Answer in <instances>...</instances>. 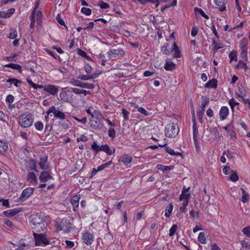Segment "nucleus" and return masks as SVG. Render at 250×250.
Returning a JSON list of instances; mask_svg holds the SVG:
<instances>
[{"instance_id":"obj_32","label":"nucleus","mask_w":250,"mask_h":250,"mask_svg":"<svg viewBox=\"0 0 250 250\" xmlns=\"http://www.w3.org/2000/svg\"><path fill=\"white\" fill-rule=\"evenodd\" d=\"M175 67V64L171 62H167L164 68L166 70L171 71L174 69Z\"/></svg>"},{"instance_id":"obj_24","label":"nucleus","mask_w":250,"mask_h":250,"mask_svg":"<svg viewBox=\"0 0 250 250\" xmlns=\"http://www.w3.org/2000/svg\"><path fill=\"white\" fill-rule=\"evenodd\" d=\"M96 78V74H92L91 75H80L78 76V79L82 81H88Z\"/></svg>"},{"instance_id":"obj_1","label":"nucleus","mask_w":250,"mask_h":250,"mask_svg":"<svg viewBox=\"0 0 250 250\" xmlns=\"http://www.w3.org/2000/svg\"><path fill=\"white\" fill-rule=\"evenodd\" d=\"M30 226L34 232L43 230L47 226L46 217L41 213L32 215L30 221Z\"/></svg>"},{"instance_id":"obj_59","label":"nucleus","mask_w":250,"mask_h":250,"mask_svg":"<svg viewBox=\"0 0 250 250\" xmlns=\"http://www.w3.org/2000/svg\"><path fill=\"white\" fill-rule=\"evenodd\" d=\"M99 5H100L101 8L102 9H107V8H109L110 7L108 3H105V2H104L103 1H101L100 2V3H99Z\"/></svg>"},{"instance_id":"obj_20","label":"nucleus","mask_w":250,"mask_h":250,"mask_svg":"<svg viewBox=\"0 0 250 250\" xmlns=\"http://www.w3.org/2000/svg\"><path fill=\"white\" fill-rule=\"evenodd\" d=\"M20 211V209L19 208H16L13 209H8L3 212V214L8 217H12L16 214L18 213Z\"/></svg>"},{"instance_id":"obj_11","label":"nucleus","mask_w":250,"mask_h":250,"mask_svg":"<svg viewBox=\"0 0 250 250\" xmlns=\"http://www.w3.org/2000/svg\"><path fill=\"white\" fill-rule=\"evenodd\" d=\"M93 235L88 231L84 232L83 234V241L87 245L91 244L93 242Z\"/></svg>"},{"instance_id":"obj_28","label":"nucleus","mask_w":250,"mask_h":250,"mask_svg":"<svg viewBox=\"0 0 250 250\" xmlns=\"http://www.w3.org/2000/svg\"><path fill=\"white\" fill-rule=\"evenodd\" d=\"M248 41L246 38L242 39L240 42V48L241 50H248Z\"/></svg>"},{"instance_id":"obj_50","label":"nucleus","mask_w":250,"mask_h":250,"mask_svg":"<svg viewBox=\"0 0 250 250\" xmlns=\"http://www.w3.org/2000/svg\"><path fill=\"white\" fill-rule=\"evenodd\" d=\"M81 11L86 16H89L91 14V10L88 8L83 7Z\"/></svg>"},{"instance_id":"obj_38","label":"nucleus","mask_w":250,"mask_h":250,"mask_svg":"<svg viewBox=\"0 0 250 250\" xmlns=\"http://www.w3.org/2000/svg\"><path fill=\"white\" fill-rule=\"evenodd\" d=\"M166 151L169 153L171 155H176V156H181L182 153L180 152H175L173 149L172 148L169 147H166Z\"/></svg>"},{"instance_id":"obj_63","label":"nucleus","mask_w":250,"mask_h":250,"mask_svg":"<svg viewBox=\"0 0 250 250\" xmlns=\"http://www.w3.org/2000/svg\"><path fill=\"white\" fill-rule=\"evenodd\" d=\"M238 90L241 95H245L246 94V91L242 84H240L238 86Z\"/></svg>"},{"instance_id":"obj_4","label":"nucleus","mask_w":250,"mask_h":250,"mask_svg":"<svg viewBox=\"0 0 250 250\" xmlns=\"http://www.w3.org/2000/svg\"><path fill=\"white\" fill-rule=\"evenodd\" d=\"M165 132L166 135L169 138L176 137L179 132L177 124L174 123L168 124L165 127Z\"/></svg>"},{"instance_id":"obj_31","label":"nucleus","mask_w":250,"mask_h":250,"mask_svg":"<svg viewBox=\"0 0 250 250\" xmlns=\"http://www.w3.org/2000/svg\"><path fill=\"white\" fill-rule=\"evenodd\" d=\"M4 67L11 68L14 69L18 70L20 72L22 71L21 66L16 63H9L4 65Z\"/></svg>"},{"instance_id":"obj_9","label":"nucleus","mask_w":250,"mask_h":250,"mask_svg":"<svg viewBox=\"0 0 250 250\" xmlns=\"http://www.w3.org/2000/svg\"><path fill=\"white\" fill-rule=\"evenodd\" d=\"M108 54L110 58H111V57L116 58L118 56H119L120 57L124 56L125 55V52L121 48L113 49H111L109 52H108Z\"/></svg>"},{"instance_id":"obj_57","label":"nucleus","mask_w":250,"mask_h":250,"mask_svg":"<svg viewBox=\"0 0 250 250\" xmlns=\"http://www.w3.org/2000/svg\"><path fill=\"white\" fill-rule=\"evenodd\" d=\"M29 164L31 166V169L35 170L36 172L38 171L36 167V162L34 160L31 159L29 161Z\"/></svg>"},{"instance_id":"obj_46","label":"nucleus","mask_w":250,"mask_h":250,"mask_svg":"<svg viewBox=\"0 0 250 250\" xmlns=\"http://www.w3.org/2000/svg\"><path fill=\"white\" fill-rule=\"evenodd\" d=\"M108 135L109 137L114 139L116 136V131L113 128L110 127L108 130Z\"/></svg>"},{"instance_id":"obj_30","label":"nucleus","mask_w":250,"mask_h":250,"mask_svg":"<svg viewBox=\"0 0 250 250\" xmlns=\"http://www.w3.org/2000/svg\"><path fill=\"white\" fill-rule=\"evenodd\" d=\"M212 44L213 46V50H214L215 51L219 49L223 48L224 46L223 43L217 42L214 39H212Z\"/></svg>"},{"instance_id":"obj_48","label":"nucleus","mask_w":250,"mask_h":250,"mask_svg":"<svg viewBox=\"0 0 250 250\" xmlns=\"http://www.w3.org/2000/svg\"><path fill=\"white\" fill-rule=\"evenodd\" d=\"M229 179L233 182H236L238 180V176L235 172L232 171Z\"/></svg>"},{"instance_id":"obj_58","label":"nucleus","mask_w":250,"mask_h":250,"mask_svg":"<svg viewBox=\"0 0 250 250\" xmlns=\"http://www.w3.org/2000/svg\"><path fill=\"white\" fill-rule=\"evenodd\" d=\"M84 69L86 73L89 74L91 72L92 70V67L90 64H86L84 66Z\"/></svg>"},{"instance_id":"obj_29","label":"nucleus","mask_w":250,"mask_h":250,"mask_svg":"<svg viewBox=\"0 0 250 250\" xmlns=\"http://www.w3.org/2000/svg\"><path fill=\"white\" fill-rule=\"evenodd\" d=\"M60 97L61 100L64 102L70 103L71 101V100L68 97V95L65 91H62L60 94Z\"/></svg>"},{"instance_id":"obj_15","label":"nucleus","mask_w":250,"mask_h":250,"mask_svg":"<svg viewBox=\"0 0 250 250\" xmlns=\"http://www.w3.org/2000/svg\"><path fill=\"white\" fill-rule=\"evenodd\" d=\"M50 179H52V176L49 171H47L42 172L39 177V179L42 183H45L47 180Z\"/></svg>"},{"instance_id":"obj_37","label":"nucleus","mask_w":250,"mask_h":250,"mask_svg":"<svg viewBox=\"0 0 250 250\" xmlns=\"http://www.w3.org/2000/svg\"><path fill=\"white\" fill-rule=\"evenodd\" d=\"M237 67L244 69L245 71L249 69V66L247 65V63L242 61H239Z\"/></svg>"},{"instance_id":"obj_42","label":"nucleus","mask_w":250,"mask_h":250,"mask_svg":"<svg viewBox=\"0 0 250 250\" xmlns=\"http://www.w3.org/2000/svg\"><path fill=\"white\" fill-rule=\"evenodd\" d=\"M194 11L196 12H198L200 14V15L203 17L204 18L206 19H208V15H207L204 12V11L201 9V8H199L198 7H195L194 8Z\"/></svg>"},{"instance_id":"obj_52","label":"nucleus","mask_w":250,"mask_h":250,"mask_svg":"<svg viewBox=\"0 0 250 250\" xmlns=\"http://www.w3.org/2000/svg\"><path fill=\"white\" fill-rule=\"evenodd\" d=\"M92 149L96 151V153H98L100 151V146H98L96 142H94L91 146Z\"/></svg>"},{"instance_id":"obj_17","label":"nucleus","mask_w":250,"mask_h":250,"mask_svg":"<svg viewBox=\"0 0 250 250\" xmlns=\"http://www.w3.org/2000/svg\"><path fill=\"white\" fill-rule=\"evenodd\" d=\"M47 157L43 156L40 158L39 162V166L41 169L43 170H46L48 168L47 165Z\"/></svg>"},{"instance_id":"obj_8","label":"nucleus","mask_w":250,"mask_h":250,"mask_svg":"<svg viewBox=\"0 0 250 250\" xmlns=\"http://www.w3.org/2000/svg\"><path fill=\"white\" fill-rule=\"evenodd\" d=\"M34 188L28 187L23 190L19 197V200L24 201L30 197L34 192Z\"/></svg>"},{"instance_id":"obj_45","label":"nucleus","mask_w":250,"mask_h":250,"mask_svg":"<svg viewBox=\"0 0 250 250\" xmlns=\"http://www.w3.org/2000/svg\"><path fill=\"white\" fill-rule=\"evenodd\" d=\"M35 126L37 130L41 131L43 129V124L41 121H38L35 123Z\"/></svg>"},{"instance_id":"obj_64","label":"nucleus","mask_w":250,"mask_h":250,"mask_svg":"<svg viewBox=\"0 0 250 250\" xmlns=\"http://www.w3.org/2000/svg\"><path fill=\"white\" fill-rule=\"evenodd\" d=\"M242 231L247 236H250V226L243 228Z\"/></svg>"},{"instance_id":"obj_47","label":"nucleus","mask_w":250,"mask_h":250,"mask_svg":"<svg viewBox=\"0 0 250 250\" xmlns=\"http://www.w3.org/2000/svg\"><path fill=\"white\" fill-rule=\"evenodd\" d=\"M122 110L124 120L125 121L128 120L130 112L125 108H122Z\"/></svg>"},{"instance_id":"obj_21","label":"nucleus","mask_w":250,"mask_h":250,"mask_svg":"<svg viewBox=\"0 0 250 250\" xmlns=\"http://www.w3.org/2000/svg\"><path fill=\"white\" fill-rule=\"evenodd\" d=\"M171 49L172 50V51H174L173 56L174 58H179L181 57L180 50L179 49L178 46L175 42L173 43Z\"/></svg>"},{"instance_id":"obj_36","label":"nucleus","mask_w":250,"mask_h":250,"mask_svg":"<svg viewBox=\"0 0 250 250\" xmlns=\"http://www.w3.org/2000/svg\"><path fill=\"white\" fill-rule=\"evenodd\" d=\"M173 205L172 203H170L167 208L165 210V216L166 217H169L170 216L171 212L173 209Z\"/></svg>"},{"instance_id":"obj_7","label":"nucleus","mask_w":250,"mask_h":250,"mask_svg":"<svg viewBox=\"0 0 250 250\" xmlns=\"http://www.w3.org/2000/svg\"><path fill=\"white\" fill-rule=\"evenodd\" d=\"M51 113H53L54 114V117L56 118L61 120H63L65 119V116L64 114L62 112L57 110L54 106H50L46 111V113L48 114H50Z\"/></svg>"},{"instance_id":"obj_56","label":"nucleus","mask_w":250,"mask_h":250,"mask_svg":"<svg viewBox=\"0 0 250 250\" xmlns=\"http://www.w3.org/2000/svg\"><path fill=\"white\" fill-rule=\"evenodd\" d=\"M177 226L176 225H173L169 229V235L173 236L176 232Z\"/></svg>"},{"instance_id":"obj_43","label":"nucleus","mask_w":250,"mask_h":250,"mask_svg":"<svg viewBox=\"0 0 250 250\" xmlns=\"http://www.w3.org/2000/svg\"><path fill=\"white\" fill-rule=\"evenodd\" d=\"M239 103L236 102L233 98H231L229 101V104L231 107L232 112L234 111V108L235 105H238Z\"/></svg>"},{"instance_id":"obj_41","label":"nucleus","mask_w":250,"mask_h":250,"mask_svg":"<svg viewBox=\"0 0 250 250\" xmlns=\"http://www.w3.org/2000/svg\"><path fill=\"white\" fill-rule=\"evenodd\" d=\"M112 163V161H110L106 163H104L99 167H97L98 171H101L104 169L105 168L109 166H110Z\"/></svg>"},{"instance_id":"obj_53","label":"nucleus","mask_w":250,"mask_h":250,"mask_svg":"<svg viewBox=\"0 0 250 250\" xmlns=\"http://www.w3.org/2000/svg\"><path fill=\"white\" fill-rule=\"evenodd\" d=\"M188 201H184V202L182 204V206L179 208V211L181 213H183L184 212H185L186 207L188 206Z\"/></svg>"},{"instance_id":"obj_49","label":"nucleus","mask_w":250,"mask_h":250,"mask_svg":"<svg viewBox=\"0 0 250 250\" xmlns=\"http://www.w3.org/2000/svg\"><path fill=\"white\" fill-rule=\"evenodd\" d=\"M30 249L29 245L24 243H22L20 245L19 248L15 250H28Z\"/></svg>"},{"instance_id":"obj_13","label":"nucleus","mask_w":250,"mask_h":250,"mask_svg":"<svg viewBox=\"0 0 250 250\" xmlns=\"http://www.w3.org/2000/svg\"><path fill=\"white\" fill-rule=\"evenodd\" d=\"M118 161L120 163H124L125 166H127L128 164H130L132 162V158L131 156L124 154L120 157Z\"/></svg>"},{"instance_id":"obj_12","label":"nucleus","mask_w":250,"mask_h":250,"mask_svg":"<svg viewBox=\"0 0 250 250\" xmlns=\"http://www.w3.org/2000/svg\"><path fill=\"white\" fill-rule=\"evenodd\" d=\"M43 90L52 95H55L58 93V87L54 85H47L43 87Z\"/></svg>"},{"instance_id":"obj_33","label":"nucleus","mask_w":250,"mask_h":250,"mask_svg":"<svg viewBox=\"0 0 250 250\" xmlns=\"http://www.w3.org/2000/svg\"><path fill=\"white\" fill-rule=\"evenodd\" d=\"M7 149V143L0 140V153L4 152Z\"/></svg>"},{"instance_id":"obj_25","label":"nucleus","mask_w":250,"mask_h":250,"mask_svg":"<svg viewBox=\"0 0 250 250\" xmlns=\"http://www.w3.org/2000/svg\"><path fill=\"white\" fill-rule=\"evenodd\" d=\"M161 51L165 55H169L172 52V50L171 47H169L168 43H166L161 47Z\"/></svg>"},{"instance_id":"obj_2","label":"nucleus","mask_w":250,"mask_h":250,"mask_svg":"<svg viewBox=\"0 0 250 250\" xmlns=\"http://www.w3.org/2000/svg\"><path fill=\"white\" fill-rule=\"evenodd\" d=\"M73 218L67 217H58L55 220V227L57 231L63 230L64 232H69L72 228Z\"/></svg>"},{"instance_id":"obj_60","label":"nucleus","mask_w":250,"mask_h":250,"mask_svg":"<svg viewBox=\"0 0 250 250\" xmlns=\"http://www.w3.org/2000/svg\"><path fill=\"white\" fill-rule=\"evenodd\" d=\"M241 57L247 61L248 60L247 50H241Z\"/></svg>"},{"instance_id":"obj_14","label":"nucleus","mask_w":250,"mask_h":250,"mask_svg":"<svg viewBox=\"0 0 250 250\" xmlns=\"http://www.w3.org/2000/svg\"><path fill=\"white\" fill-rule=\"evenodd\" d=\"M214 2L215 5L218 7L220 11L223 12L226 10L227 0H214Z\"/></svg>"},{"instance_id":"obj_22","label":"nucleus","mask_w":250,"mask_h":250,"mask_svg":"<svg viewBox=\"0 0 250 250\" xmlns=\"http://www.w3.org/2000/svg\"><path fill=\"white\" fill-rule=\"evenodd\" d=\"M27 181L33 184H36L37 183V177L35 174L33 172H29L27 176Z\"/></svg>"},{"instance_id":"obj_35","label":"nucleus","mask_w":250,"mask_h":250,"mask_svg":"<svg viewBox=\"0 0 250 250\" xmlns=\"http://www.w3.org/2000/svg\"><path fill=\"white\" fill-rule=\"evenodd\" d=\"M229 58L230 59V62H231L232 61H234L236 62L237 61V56L236 52L234 50L231 51L229 53Z\"/></svg>"},{"instance_id":"obj_39","label":"nucleus","mask_w":250,"mask_h":250,"mask_svg":"<svg viewBox=\"0 0 250 250\" xmlns=\"http://www.w3.org/2000/svg\"><path fill=\"white\" fill-rule=\"evenodd\" d=\"M203 101L202 102L201 106L200 107V109L205 111V108L206 106L208 105L209 103V99L207 97L204 98L203 97Z\"/></svg>"},{"instance_id":"obj_3","label":"nucleus","mask_w":250,"mask_h":250,"mask_svg":"<svg viewBox=\"0 0 250 250\" xmlns=\"http://www.w3.org/2000/svg\"><path fill=\"white\" fill-rule=\"evenodd\" d=\"M33 236L35 240V245L36 246H45L50 244V238L45 233L38 234L34 232Z\"/></svg>"},{"instance_id":"obj_34","label":"nucleus","mask_w":250,"mask_h":250,"mask_svg":"<svg viewBox=\"0 0 250 250\" xmlns=\"http://www.w3.org/2000/svg\"><path fill=\"white\" fill-rule=\"evenodd\" d=\"M198 240L201 244H204L206 243V238L204 232H200L199 234Z\"/></svg>"},{"instance_id":"obj_18","label":"nucleus","mask_w":250,"mask_h":250,"mask_svg":"<svg viewBox=\"0 0 250 250\" xmlns=\"http://www.w3.org/2000/svg\"><path fill=\"white\" fill-rule=\"evenodd\" d=\"M80 199V195L78 194H76L74 195L71 199V203L73 205V210L74 211H76V208L79 206V200Z\"/></svg>"},{"instance_id":"obj_16","label":"nucleus","mask_w":250,"mask_h":250,"mask_svg":"<svg viewBox=\"0 0 250 250\" xmlns=\"http://www.w3.org/2000/svg\"><path fill=\"white\" fill-rule=\"evenodd\" d=\"M229 113V108L227 106H222L220 110L219 115L221 120H225Z\"/></svg>"},{"instance_id":"obj_27","label":"nucleus","mask_w":250,"mask_h":250,"mask_svg":"<svg viewBox=\"0 0 250 250\" xmlns=\"http://www.w3.org/2000/svg\"><path fill=\"white\" fill-rule=\"evenodd\" d=\"M189 188H185V187H184V189L182 190L181 194L183 195V197L185 199L184 201H188L190 195V193H188Z\"/></svg>"},{"instance_id":"obj_54","label":"nucleus","mask_w":250,"mask_h":250,"mask_svg":"<svg viewBox=\"0 0 250 250\" xmlns=\"http://www.w3.org/2000/svg\"><path fill=\"white\" fill-rule=\"evenodd\" d=\"M70 92H73L77 95L82 94L83 92V89H81L78 88L71 87L70 88Z\"/></svg>"},{"instance_id":"obj_23","label":"nucleus","mask_w":250,"mask_h":250,"mask_svg":"<svg viewBox=\"0 0 250 250\" xmlns=\"http://www.w3.org/2000/svg\"><path fill=\"white\" fill-rule=\"evenodd\" d=\"M158 169L162 170L163 172L166 173L167 171L172 170L174 168V167L172 166H164L162 165H157L156 166Z\"/></svg>"},{"instance_id":"obj_61","label":"nucleus","mask_w":250,"mask_h":250,"mask_svg":"<svg viewBox=\"0 0 250 250\" xmlns=\"http://www.w3.org/2000/svg\"><path fill=\"white\" fill-rule=\"evenodd\" d=\"M204 112L205 111L201 109H199V110L197 111V114L199 118V121L200 123H202V117L204 115Z\"/></svg>"},{"instance_id":"obj_62","label":"nucleus","mask_w":250,"mask_h":250,"mask_svg":"<svg viewBox=\"0 0 250 250\" xmlns=\"http://www.w3.org/2000/svg\"><path fill=\"white\" fill-rule=\"evenodd\" d=\"M87 140V137L84 134L82 135L79 138H77V141L78 142H79L80 141L86 142Z\"/></svg>"},{"instance_id":"obj_44","label":"nucleus","mask_w":250,"mask_h":250,"mask_svg":"<svg viewBox=\"0 0 250 250\" xmlns=\"http://www.w3.org/2000/svg\"><path fill=\"white\" fill-rule=\"evenodd\" d=\"M7 83H10L13 84L15 86L18 87V83L21 82V81H19L15 78H9L6 81Z\"/></svg>"},{"instance_id":"obj_19","label":"nucleus","mask_w":250,"mask_h":250,"mask_svg":"<svg viewBox=\"0 0 250 250\" xmlns=\"http://www.w3.org/2000/svg\"><path fill=\"white\" fill-rule=\"evenodd\" d=\"M100 151H103L106 152L108 155H111L115 153V149L113 148V150L109 147L107 145H104L100 146Z\"/></svg>"},{"instance_id":"obj_26","label":"nucleus","mask_w":250,"mask_h":250,"mask_svg":"<svg viewBox=\"0 0 250 250\" xmlns=\"http://www.w3.org/2000/svg\"><path fill=\"white\" fill-rule=\"evenodd\" d=\"M217 86V81L215 79H212L208 82L206 84L205 87L208 88H216Z\"/></svg>"},{"instance_id":"obj_40","label":"nucleus","mask_w":250,"mask_h":250,"mask_svg":"<svg viewBox=\"0 0 250 250\" xmlns=\"http://www.w3.org/2000/svg\"><path fill=\"white\" fill-rule=\"evenodd\" d=\"M242 196L241 199V201L244 203L247 202L248 200V198L249 197V195L247 193L245 189L243 188H241Z\"/></svg>"},{"instance_id":"obj_55","label":"nucleus","mask_w":250,"mask_h":250,"mask_svg":"<svg viewBox=\"0 0 250 250\" xmlns=\"http://www.w3.org/2000/svg\"><path fill=\"white\" fill-rule=\"evenodd\" d=\"M14 96L12 95L9 94L6 97V102L9 104H10L14 102Z\"/></svg>"},{"instance_id":"obj_51","label":"nucleus","mask_w":250,"mask_h":250,"mask_svg":"<svg viewBox=\"0 0 250 250\" xmlns=\"http://www.w3.org/2000/svg\"><path fill=\"white\" fill-rule=\"evenodd\" d=\"M137 110L142 114H144L145 116H148L149 115V113L147 111L145 108L141 107H137Z\"/></svg>"},{"instance_id":"obj_6","label":"nucleus","mask_w":250,"mask_h":250,"mask_svg":"<svg viewBox=\"0 0 250 250\" xmlns=\"http://www.w3.org/2000/svg\"><path fill=\"white\" fill-rule=\"evenodd\" d=\"M69 83L70 84L74 86H78L81 88H84L86 89H93L95 87L93 83H83L81 81L76 80H73L72 81H71Z\"/></svg>"},{"instance_id":"obj_10","label":"nucleus","mask_w":250,"mask_h":250,"mask_svg":"<svg viewBox=\"0 0 250 250\" xmlns=\"http://www.w3.org/2000/svg\"><path fill=\"white\" fill-rule=\"evenodd\" d=\"M90 126L93 129H98L100 127L101 121L98 118L92 115V117L90 119Z\"/></svg>"},{"instance_id":"obj_5","label":"nucleus","mask_w":250,"mask_h":250,"mask_svg":"<svg viewBox=\"0 0 250 250\" xmlns=\"http://www.w3.org/2000/svg\"><path fill=\"white\" fill-rule=\"evenodd\" d=\"M33 122V118L31 114H23L19 116V124L21 127H29Z\"/></svg>"}]
</instances>
